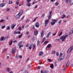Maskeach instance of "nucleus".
<instances>
[{"instance_id":"obj_51","label":"nucleus","mask_w":73,"mask_h":73,"mask_svg":"<svg viewBox=\"0 0 73 73\" xmlns=\"http://www.w3.org/2000/svg\"><path fill=\"white\" fill-rule=\"evenodd\" d=\"M29 46V44L28 43L26 45V47H28Z\"/></svg>"},{"instance_id":"obj_55","label":"nucleus","mask_w":73,"mask_h":73,"mask_svg":"<svg viewBox=\"0 0 73 73\" xmlns=\"http://www.w3.org/2000/svg\"><path fill=\"white\" fill-rule=\"evenodd\" d=\"M29 19H27V20L26 21V23H28L29 22Z\"/></svg>"},{"instance_id":"obj_63","label":"nucleus","mask_w":73,"mask_h":73,"mask_svg":"<svg viewBox=\"0 0 73 73\" xmlns=\"http://www.w3.org/2000/svg\"><path fill=\"white\" fill-rule=\"evenodd\" d=\"M17 34H20V31H17Z\"/></svg>"},{"instance_id":"obj_52","label":"nucleus","mask_w":73,"mask_h":73,"mask_svg":"<svg viewBox=\"0 0 73 73\" xmlns=\"http://www.w3.org/2000/svg\"><path fill=\"white\" fill-rule=\"evenodd\" d=\"M62 32H61L60 35H59V36H61V35H62Z\"/></svg>"},{"instance_id":"obj_32","label":"nucleus","mask_w":73,"mask_h":73,"mask_svg":"<svg viewBox=\"0 0 73 73\" xmlns=\"http://www.w3.org/2000/svg\"><path fill=\"white\" fill-rule=\"evenodd\" d=\"M62 70L63 71H65V70H66V67H64L62 69Z\"/></svg>"},{"instance_id":"obj_22","label":"nucleus","mask_w":73,"mask_h":73,"mask_svg":"<svg viewBox=\"0 0 73 73\" xmlns=\"http://www.w3.org/2000/svg\"><path fill=\"white\" fill-rule=\"evenodd\" d=\"M70 54H69L68 56H67L66 57V59H69V57H70Z\"/></svg>"},{"instance_id":"obj_49","label":"nucleus","mask_w":73,"mask_h":73,"mask_svg":"<svg viewBox=\"0 0 73 73\" xmlns=\"http://www.w3.org/2000/svg\"><path fill=\"white\" fill-rule=\"evenodd\" d=\"M28 73V71L27 70L24 71L23 73Z\"/></svg>"},{"instance_id":"obj_43","label":"nucleus","mask_w":73,"mask_h":73,"mask_svg":"<svg viewBox=\"0 0 73 73\" xmlns=\"http://www.w3.org/2000/svg\"><path fill=\"white\" fill-rule=\"evenodd\" d=\"M55 5L56 6H58V2H56L55 3Z\"/></svg>"},{"instance_id":"obj_57","label":"nucleus","mask_w":73,"mask_h":73,"mask_svg":"<svg viewBox=\"0 0 73 73\" xmlns=\"http://www.w3.org/2000/svg\"><path fill=\"white\" fill-rule=\"evenodd\" d=\"M14 34H17V31H15L14 33Z\"/></svg>"},{"instance_id":"obj_40","label":"nucleus","mask_w":73,"mask_h":73,"mask_svg":"<svg viewBox=\"0 0 73 73\" xmlns=\"http://www.w3.org/2000/svg\"><path fill=\"white\" fill-rule=\"evenodd\" d=\"M48 61H50V62H52V59H47Z\"/></svg>"},{"instance_id":"obj_34","label":"nucleus","mask_w":73,"mask_h":73,"mask_svg":"<svg viewBox=\"0 0 73 73\" xmlns=\"http://www.w3.org/2000/svg\"><path fill=\"white\" fill-rule=\"evenodd\" d=\"M4 36H2L0 40L1 41H3V40H4Z\"/></svg>"},{"instance_id":"obj_35","label":"nucleus","mask_w":73,"mask_h":73,"mask_svg":"<svg viewBox=\"0 0 73 73\" xmlns=\"http://www.w3.org/2000/svg\"><path fill=\"white\" fill-rule=\"evenodd\" d=\"M48 73V71L46 70L44 71H43V73Z\"/></svg>"},{"instance_id":"obj_48","label":"nucleus","mask_w":73,"mask_h":73,"mask_svg":"<svg viewBox=\"0 0 73 73\" xmlns=\"http://www.w3.org/2000/svg\"><path fill=\"white\" fill-rule=\"evenodd\" d=\"M31 0H26V1L27 3H29L30 1H31Z\"/></svg>"},{"instance_id":"obj_5","label":"nucleus","mask_w":73,"mask_h":73,"mask_svg":"<svg viewBox=\"0 0 73 73\" xmlns=\"http://www.w3.org/2000/svg\"><path fill=\"white\" fill-rule=\"evenodd\" d=\"M16 49V47H14L13 48L12 50V53L14 54V53H15L16 52V51L15 50Z\"/></svg>"},{"instance_id":"obj_61","label":"nucleus","mask_w":73,"mask_h":73,"mask_svg":"<svg viewBox=\"0 0 73 73\" xmlns=\"http://www.w3.org/2000/svg\"><path fill=\"white\" fill-rule=\"evenodd\" d=\"M23 19H24V16H23L22 17V18H21V20H23Z\"/></svg>"},{"instance_id":"obj_14","label":"nucleus","mask_w":73,"mask_h":73,"mask_svg":"<svg viewBox=\"0 0 73 73\" xmlns=\"http://www.w3.org/2000/svg\"><path fill=\"white\" fill-rule=\"evenodd\" d=\"M70 5H73V0H70Z\"/></svg>"},{"instance_id":"obj_7","label":"nucleus","mask_w":73,"mask_h":73,"mask_svg":"<svg viewBox=\"0 0 73 73\" xmlns=\"http://www.w3.org/2000/svg\"><path fill=\"white\" fill-rule=\"evenodd\" d=\"M35 26L36 27V28H38V27H39V26H40V24H39V23H38L37 22L35 24Z\"/></svg>"},{"instance_id":"obj_12","label":"nucleus","mask_w":73,"mask_h":73,"mask_svg":"<svg viewBox=\"0 0 73 73\" xmlns=\"http://www.w3.org/2000/svg\"><path fill=\"white\" fill-rule=\"evenodd\" d=\"M44 30H43L42 31L41 34V37H43L44 36Z\"/></svg>"},{"instance_id":"obj_42","label":"nucleus","mask_w":73,"mask_h":73,"mask_svg":"<svg viewBox=\"0 0 73 73\" xmlns=\"http://www.w3.org/2000/svg\"><path fill=\"white\" fill-rule=\"evenodd\" d=\"M37 19V17H36V18H35V19L33 21V22H35V21L36 19Z\"/></svg>"},{"instance_id":"obj_58","label":"nucleus","mask_w":73,"mask_h":73,"mask_svg":"<svg viewBox=\"0 0 73 73\" xmlns=\"http://www.w3.org/2000/svg\"><path fill=\"white\" fill-rule=\"evenodd\" d=\"M29 25H27L25 27L26 28H28V27H29Z\"/></svg>"},{"instance_id":"obj_13","label":"nucleus","mask_w":73,"mask_h":73,"mask_svg":"<svg viewBox=\"0 0 73 73\" xmlns=\"http://www.w3.org/2000/svg\"><path fill=\"white\" fill-rule=\"evenodd\" d=\"M4 6H5V3H3L0 4V7H4Z\"/></svg>"},{"instance_id":"obj_37","label":"nucleus","mask_w":73,"mask_h":73,"mask_svg":"<svg viewBox=\"0 0 73 73\" xmlns=\"http://www.w3.org/2000/svg\"><path fill=\"white\" fill-rule=\"evenodd\" d=\"M19 58V56H18V55L17 54L16 55V58H17V59H18V58Z\"/></svg>"},{"instance_id":"obj_21","label":"nucleus","mask_w":73,"mask_h":73,"mask_svg":"<svg viewBox=\"0 0 73 73\" xmlns=\"http://www.w3.org/2000/svg\"><path fill=\"white\" fill-rule=\"evenodd\" d=\"M50 68H52V69H53V68H54V65L53 64H51V65H50Z\"/></svg>"},{"instance_id":"obj_17","label":"nucleus","mask_w":73,"mask_h":73,"mask_svg":"<svg viewBox=\"0 0 73 73\" xmlns=\"http://www.w3.org/2000/svg\"><path fill=\"white\" fill-rule=\"evenodd\" d=\"M37 45L38 46H40V41L38 40L37 41Z\"/></svg>"},{"instance_id":"obj_27","label":"nucleus","mask_w":73,"mask_h":73,"mask_svg":"<svg viewBox=\"0 0 73 73\" xmlns=\"http://www.w3.org/2000/svg\"><path fill=\"white\" fill-rule=\"evenodd\" d=\"M13 40H12L11 41H10L9 42V45H11V44H12V41Z\"/></svg>"},{"instance_id":"obj_62","label":"nucleus","mask_w":73,"mask_h":73,"mask_svg":"<svg viewBox=\"0 0 73 73\" xmlns=\"http://www.w3.org/2000/svg\"><path fill=\"white\" fill-rule=\"evenodd\" d=\"M44 16H45V14H44L42 15V17H43Z\"/></svg>"},{"instance_id":"obj_16","label":"nucleus","mask_w":73,"mask_h":73,"mask_svg":"<svg viewBox=\"0 0 73 73\" xmlns=\"http://www.w3.org/2000/svg\"><path fill=\"white\" fill-rule=\"evenodd\" d=\"M69 64H70V62H69V61H68L67 62V64L66 65V67H68L69 65Z\"/></svg>"},{"instance_id":"obj_64","label":"nucleus","mask_w":73,"mask_h":73,"mask_svg":"<svg viewBox=\"0 0 73 73\" xmlns=\"http://www.w3.org/2000/svg\"><path fill=\"white\" fill-rule=\"evenodd\" d=\"M41 73H43V70H41L40 71Z\"/></svg>"},{"instance_id":"obj_31","label":"nucleus","mask_w":73,"mask_h":73,"mask_svg":"<svg viewBox=\"0 0 73 73\" xmlns=\"http://www.w3.org/2000/svg\"><path fill=\"white\" fill-rule=\"evenodd\" d=\"M46 39V38H45V37H44V38H43V39L42 40V43L43 42H44Z\"/></svg>"},{"instance_id":"obj_4","label":"nucleus","mask_w":73,"mask_h":73,"mask_svg":"<svg viewBox=\"0 0 73 73\" xmlns=\"http://www.w3.org/2000/svg\"><path fill=\"white\" fill-rule=\"evenodd\" d=\"M49 21V20H46L45 21V26L46 27H47Z\"/></svg>"},{"instance_id":"obj_53","label":"nucleus","mask_w":73,"mask_h":73,"mask_svg":"<svg viewBox=\"0 0 73 73\" xmlns=\"http://www.w3.org/2000/svg\"><path fill=\"white\" fill-rule=\"evenodd\" d=\"M9 11V8L7 9L6 10V12H8Z\"/></svg>"},{"instance_id":"obj_18","label":"nucleus","mask_w":73,"mask_h":73,"mask_svg":"<svg viewBox=\"0 0 73 73\" xmlns=\"http://www.w3.org/2000/svg\"><path fill=\"white\" fill-rule=\"evenodd\" d=\"M19 14H21V15H22L23 13V10L21 11L19 13Z\"/></svg>"},{"instance_id":"obj_56","label":"nucleus","mask_w":73,"mask_h":73,"mask_svg":"<svg viewBox=\"0 0 73 73\" xmlns=\"http://www.w3.org/2000/svg\"><path fill=\"white\" fill-rule=\"evenodd\" d=\"M68 1L70 2V0H66V3H68Z\"/></svg>"},{"instance_id":"obj_20","label":"nucleus","mask_w":73,"mask_h":73,"mask_svg":"<svg viewBox=\"0 0 73 73\" xmlns=\"http://www.w3.org/2000/svg\"><path fill=\"white\" fill-rule=\"evenodd\" d=\"M27 6L29 7L31 6V3H30L29 2H27Z\"/></svg>"},{"instance_id":"obj_60","label":"nucleus","mask_w":73,"mask_h":73,"mask_svg":"<svg viewBox=\"0 0 73 73\" xmlns=\"http://www.w3.org/2000/svg\"><path fill=\"white\" fill-rule=\"evenodd\" d=\"M41 68V67L40 66H38V68H37V69H40Z\"/></svg>"},{"instance_id":"obj_45","label":"nucleus","mask_w":73,"mask_h":73,"mask_svg":"<svg viewBox=\"0 0 73 73\" xmlns=\"http://www.w3.org/2000/svg\"><path fill=\"white\" fill-rule=\"evenodd\" d=\"M16 4L17 5H19V1H17L16 3Z\"/></svg>"},{"instance_id":"obj_8","label":"nucleus","mask_w":73,"mask_h":73,"mask_svg":"<svg viewBox=\"0 0 73 73\" xmlns=\"http://www.w3.org/2000/svg\"><path fill=\"white\" fill-rule=\"evenodd\" d=\"M51 33V32H50L48 33L47 35L46 36V38H49V36L51 35L50 33Z\"/></svg>"},{"instance_id":"obj_11","label":"nucleus","mask_w":73,"mask_h":73,"mask_svg":"<svg viewBox=\"0 0 73 73\" xmlns=\"http://www.w3.org/2000/svg\"><path fill=\"white\" fill-rule=\"evenodd\" d=\"M16 25V24H12L11 26V28L12 29H14V28H15V26Z\"/></svg>"},{"instance_id":"obj_25","label":"nucleus","mask_w":73,"mask_h":73,"mask_svg":"<svg viewBox=\"0 0 73 73\" xmlns=\"http://www.w3.org/2000/svg\"><path fill=\"white\" fill-rule=\"evenodd\" d=\"M33 50H34L36 48V45H35V44H33Z\"/></svg>"},{"instance_id":"obj_19","label":"nucleus","mask_w":73,"mask_h":73,"mask_svg":"<svg viewBox=\"0 0 73 73\" xmlns=\"http://www.w3.org/2000/svg\"><path fill=\"white\" fill-rule=\"evenodd\" d=\"M70 51L69 52V53H70V52H71V51H72V50H73V46H71L70 47Z\"/></svg>"},{"instance_id":"obj_59","label":"nucleus","mask_w":73,"mask_h":73,"mask_svg":"<svg viewBox=\"0 0 73 73\" xmlns=\"http://www.w3.org/2000/svg\"><path fill=\"white\" fill-rule=\"evenodd\" d=\"M19 58H20L21 59V58H22V56L20 55L19 56Z\"/></svg>"},{"instance_id":"obj_3","label":"nucleus","mask_w":73,"mask_h":73,"mask_svg":"<svg viewBox=\"0 0 73 73\" xmlns=\"http://www.w3.org/2000/svg\"><path fill=\"white\" fill-rule=\"evenodd\" d=\"M22 43L23 42H22V41H20L18 44V45L19 46V48H20V49L21 48V47L23 48V46H24V45H22Z\"/></svg>"},{"instance_id":"obj_15","label":"nucleus","mask_w":73,"mask_h":73,"mask_svg":"<svg viewBox=\"0 0 73 73\" xmlns=\"http://www.w3.org/2000/svg\"><path fill=\"white\" fill-rule=\"evenodd\" d=\"M44 54V52H42V51H40L39 52V56H42Z\"/></svg>"},{"instance_id":"obj_50","label":"nucleus","mask_w":73,"mask_h":73,"mask_svg":"<svg viewBox=\"0 0 73 73\" xmlns=\"http://www.w3.org/2000/svg\"><path fill=\"white\" fill-rule=\"evenodd\" d=\"M38 7V5H37L34 8H35V9H36V8H37Z\"/></svg>"},{"instance_id":"obj_30","label":"nucleus","mask_w":73,"mask_h":73,"mask_svg":"<svg viewBox=\"0 0 73 73\" xmlns=\"http://www.w3.org/2000/svg\"><path fill=\"white\" fill-rule=\"evenodd\" d=\"M7 72H10V69H9V68H7Z\"/></svg>"},{"instance_id":"obj_2","label":"nucleus","mask_w":73,"mask_h":73,"mask_svg":"<svg viewBox=\"0 0 73 73\" xmlns=\"http://www.w3.org/2000/svg\"><path fill=\"white\" fill-rule=\"evenodd\" d=\"M52 21L50 23L51 25H54L55 24V22H57V19H52Z\"/></svg>"},{"instance_id":"obj_36","label":"nucleus","mask_w":73,"mask_h":73,"mask_svg":"<svg viewBox=\"0 0 73 73\" xmlns=\"http://www.w3.org/2000/svg\"><path fill=\"white\" fill-rule=\"evenodd\" d=\"M48 42H49V41H46L44 42V44H47Z\"/></svg>"},{"instance_id":"obj_54","label":"nucleus","mask_w":73,"mask_h":73,"mask_svg":"<svg viewBox=\"0 0 73 73\" xmlns=\"http://www.w3.org/2000/svg\"><path fill=\"white\" fill-rule=\"evenodd\" d=\"M4 21V20L2 19V20H0V22L1 23V22H3V21Z\"/></svg>"},{"instance_id":"obj_1","label":"nucleus","mask_w":73,"mask_h":73,"mask_svg":"<svg viewBox=\"0 0 73 73\" xmlns=\"http://www.w3.org/2000/svg\"><path fill=\"white\" fill-rule=\"evenodd\" d=\"M67 36H68V35H67L66 36L63 35L60 38V39L62 40V41H64L65 40Z\"/></svg>"},{"instance_id":"obj_38","label":"nucleus","mask_w":73,"mask_h":73,"mask_svg":"<svg viewBox=\"0 0 73 73\" xmlns=\"http://www.w3.org/2000/svg\"><path fill=\"white\" fill-rule=\"evenodd\" d=\"M55 53H56L55 50H53L52 51V54H55Z\"/></svg>"},{"instance_id":"obj_41","label":"nucleus","mask_w":73,"mask_h":73,"mask_svg":"<svg viewBox=\"0 0 73 73\" xmlns=\"http://www.w3.org/2000/svg\"><path fill=\"white\" fill-rule=\"evenodd\" d=\"M62 56V53H61L59 55V57H61Z\"/></svg>"},{"instance_id":"obj_10","label":"nucleus","mask_w":73,"mask_h":73,"mask_svg":"<svg viewBox=\"0 0 73 73\" xmlns=\"http://www.w3.org/2000/svg\"><path fill=\"white\" fill-rule=\"evenodd\" d=\"M52 11H50L49 13V16L48 17V20H49V19H50V18L51 17V14H52Z\"/></svg>"},{"instance_id":"obj_29","label":"nucleus","mask_w":73,"mask_h":73,"mask_svg":"<svg viewBox=\"0 0 73 73\" xmlns=\"http://www.w3.org/2000/svg\"><path fill=\"white\" fill-rule=\"evenodd\" d=\"M13 3V2L11 1H9V4H12Z\"/></svg>"},{"instance_id":"obj_9","label":"nucleus","mask_w":73,"mask_h":73,"mask_svg":"<svg viewBox=\"0 0 73 73\" xmlns=\"http://www.w3.org/2000/svg\"><path fill=\"white\" fill-rule=\"evenodd\" d=\"M38 33V31L37 30H35L34 32V35L35 36H36Z\"/></svg>"},{"instance_id":"obj_47","label":"nucleus","mask_w":73,"mask_h":73,"mask_svg":"<svg viewBox=\"0 0 73 73\" xmlns=\"http://www.w3.org/2000/svg\"><path fill=\"white\" fill-rule=\"evenodd\" d=\"M56 55L57 56H59V53L58 52L56 53Z\"/></svg>"},{"instance_id":"obj_39","label":"nucleus","mask_w":73,"mask_h":73,"mask_svg":"<svg viewBox=\"0 0 73 73\" xmlns=\"http://www.w3.org/2000/svg\"><path fill=\"white\" fill-rule=\"evenodd\" d=\"M2 29H4L5 28V26H3L1 27Z\"/></svg>"},{"instance_id":"obj_24","label":"nucleus","mask_w":73,"mask_h":73,"mask_svg":"<svg viewBox=\"0 0 73 73\" xmlns=\"http://www.w3.org/2000/svg\"><path fill=\"white\" fill-rule=\"evenodd\" d=\"M64 59V58H58V61L59 62H60L61 61V60H62Z\"/></svg>"},{"instance_id":"obj_6","label":"nucleus","mask_w":73,"mask_h":73,"mask_svg":"<svg viewBox=\"0 0 73 73\" xmlns=\"http://www.w3.org/2000/svg\"><path fill=\"white\" fill-rule=\"evenodd\" d=\"M20 16H21V14L18 13V14L16 15L15 16V17L16 18V19H18V18H19V17H20Z\"/></svg>"},{"instance_id":"obj_28","label":"nucleus","mask_w":73,"mask_h":73,"mask_svg":"<svg viewBox=\"0 0 73 73\" xmlns=\"http://www.w3.org/2000/svg\"><path fill=\"white\" fill-rule=\"evenodd\" d=\"M18 30H19V31H21V27L20 26L18 27Z\"/></svg>"},{"instance_id":"obj_46","label":"nucleus","mask_w":73,"mask_h":73,"mask_svg":"<svg viewBox=\"0 0 73 73\" xmlns=\"http://www.w3.org/2000/svg\"><path fill=\"white\" fill-rule=\"evenodd\" d=\"M22 36H23L22 34H21V35H19V38H21V37H22Z\"/></svg>"},{"instance_id":"obj_33","label":"nucleus","mask_w":73,"mask_h":73,"mask_svg":"<svg viewBox=\"0 0 73 73\" xmlns=\"http://www.w3.org/2000/svg\"><path fill=\"white\" fill-rule=\"evenodd\" d=\"M6 29H7V30H9V29H10V27L9 26L7 27Z\"/></svg>"},{"instance_id":"obj_23","label":"nucleus","mask_w":73,"mask_h":73,"mask_svg":"<svg viewBox=\"0 0 73 73\" xmlns=\"http://www.w3.org/2000/svg\"><path fill=\"white\" fill-rule=\"evenodd\" d=\"M52 46L51 44H49L47 46V48H50Z\"/></svg>"},{"instance_id":"obj_26","label":"nucleus","mask_w":73,"mask_h":73,"mask_svg":"<svg viewBox=\"0 0 73 73\" xmlns=\"http://www.w3.org/2000/svg\"><path fill=\"white\" fill-rule=\"evenodd\" d=\"M62 20H60L58 21V24H61L62 23Z\"/></svg>"},{"instance_id":"obj_44","label":"nucleus","mask_w":73,"mask_h":73,"mask_svg":"<svg viewBox=\"0 0 73 73\" xmlns=\"http://www.w3.org/2000/svg\"><path fill=\"white\" fill-rule=\"evenodd\" d=\"M32 40L33 41H35V38L33 37L32 38Z\"/></svg>"}]
</instances>
